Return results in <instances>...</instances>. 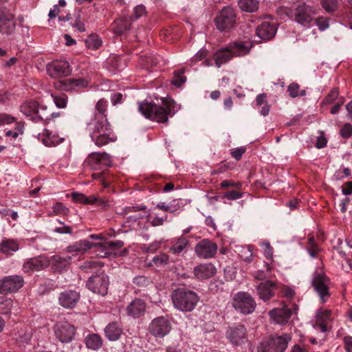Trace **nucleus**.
Instances as JSON below:
<instances>
[{
    "label": "nucleus",
    "instance_id": "f257e3e1",
    "mask_svg": "<svg viewBox=\"0 0 352 352\" xmlns=\"http://www.w3.org/2000/svg\"><path fill=\"white\" fill-rule=\"evenodd\" d=\"M161 100V105L148 102L147 100L139 102L138 103V111L146 119L165 123L168 122V116L173 113L176 102L172 99L165 98H162Z\"/></svg>",
    "mask_w": 352,
    "mask_h": 352
},
{
    "label": "nucleus",
    "instance_id": "f03ea898",
    "mask_svg": "<svg viewBox=\"0 0 352 352\" xmlns=\"http://www.w3.org/2000/svg\"><path fill=\"white\" fill-rule=\"evenodd\" d=\"M88 129L91 140L98 147H102L116 140L107 118L98 117L93 119L88 124Z\"/></svg>",
    "mask_w": 352,
    "mask_h": 352
},
{
    "label": "nucleus",
    "instance_id": "7ed1b4c3",
    "mask_svg": "<svg viewBox=\"0 0 352 352\" xmlns=\"http://www.w3.org/2000/svg\"><path fill=\"white\" fill-rule=\"evenodd\" d=\"M253 44L248 41L231 43L227 47L217 50L214 54L215 65L220 67L223 64L230 60L234 56H245L250 53Z\"/></svg>",
    "mask_w": 352,
    "mask_h": 352
},
{
    "label": "nucleus",
    "instance_id": "20e7f679",
    "mask_svg": "<svg viewBox=\"0 0 352 352\" xmlns=\"http://www.w3.org/2000/svg\"><path fill=\"white\" fill-rule=\"evenodd\" d=\"M171 300L175 308L183 312L192 311L197 305L199 297L193 290L182 286L172 292Z\"/></svg>",
    "mask_w": 352,
    "mask_h": 352
},
{
    "label": "nucleus",
    "instance_id": "39448f33",
    "mask_svg": "<svg viewBox=\"0 0 352 352\" xmlns=\"http://www.w3.org/2000/svg\"><path fill=\"white\" fill-rule=\"evenodd\" d=\"M106 241L104 243H91L88 240H80L65 248V251L72 253L73 256L78 254H85L87 250L95 248V253L98 257H108L111 252L107 247Z\"/></svg>",
    "mask_w": 352,
    "mask_h": 352
},
{
    "label": "nucleus",
    "instance_id": "423d86ee",
    "mask_svg": "<svg viewBox=\"0 0 352 352\" xmlns=\"http://www.w3.org/2000/svg\"><path fill=\"white\" fill-rule=\"evenodd\" d=\"M291 336L288 334L270 336L263 339L257 347L258 352H284Z\"/></svg>",
    "mask_w": 352,
    "mask_h": 352
},
{
    "label": "nucleus",
    "instance_id": "0eeeda50",
    "mask_svg": "<svg viewBox=\"0 0 352 352\" xmlns=\"http://www.w3.org/2000/svg\"><path fill=\"white\" fill-rule=\"evenodd\" d=\"M231 304L236 311L245 315L252 314L256 306L254 298L245 292H239L235 294Z\"/></svg>",
    "mask_w": 352,
    "mask_h": 352
},
{
    "label": "nucleus",
    "instance_id": "6e6552de",
    "mask_svg": "<svg viewBox=\"0 0 352 352\" xmlns=\"http://www.w3.org/2000/svg\"><path fill=\"white\" fill-rule=\"evenodd\" d=\"M329 278L324 273L316 272L313 274L311 285L318 294L322 303H324L331 296Z\"/></svg>",
    "mask_w": 352,
    "mask_h": 352
},
{
    "label": "nucleus",
    "instance_id": "1a4fd4ad",
    "mask_svg": "<svg viewBox=\"0 0 352 352\" xmlns=\"http://www.w3.org/2000/svg\"><path fill=\"white\" fill-rule=\"evenodd\" d=\"M236 21L235 10L230 6L224 7L215 18V24L221 32H230L234 28Z\"/></svg>",
    "mask_w": 352,
    "mask_h": 352
},
{
    "label": "nucleus",
    "instance_id": "9d476101",
    "mask_svg": "<svg viewBox=\"0 0 352 352\" xmlns=\"http://www.w3.org/2000/svg\"><path fill=\"white\" fill-rule=\"evenodd\" d=\"M172 329L170 321L165 316H159L151 320L148 325L150 333L155 338H162Z\"/></svg>",
    "mask_w": 352,
    "mask_h": 352
},
{
    "label": "nucleus",
    "instance_id": "9b49d317",
    "mask_svg": "<svg viewBox=\"0 0 352 352\" xmlns=\"http://www.w3.org/2000/svg\"><path fill=\"white\" fill-rule=\"evenodd\" d=\"M109 284L108 276L101 273L91 276L88 279L86 285L92 292L104 296L107 294Z\"/></svg>",
    "mask_w": 352,
    "mask_h": 352
},
{
    "label": "nucleus",
    "instance_id": "f8f14e48",
    "mask_svg": "<svg viewBox=\"0 0 352 352\" xmlns=\"http://www.w3.org/2000/svg\"><path fill=\"white\" fill-rule=\"evenodd\" d=\"M76 329L74 325L68 322H58L54 326L56 338L62 343H69L75 337Z\"/></svg>",
    "mask_w": 352,
    "mask_h": 352
},
{
    "label": "nucleus",
    "instance_id": "ddd939ff",
    "mask_svg": "<svg viewBox=\"0 0 352 352\" xmlns=\"http://www.w3.org/2000/svg\"><path fill=\"white\" fill-rule=\"evenodd\" d=\"M85 163L91 169L98 170L103 167L111 166L112 160L110 155L105 152H93L87 156Z\"/></svg>",
    "mask_w": 352,
    "mask_h": 352
},
{
    "label": "nucleus",
    "instance_id": "4468645a",
    "mask_svg": "<svg viewBox=\"0 0 352 352\" xmlns=\"http://www.w3.org/2000/svg\"><path fill=\"white\" fill-rule=\"evenodd\" d=\"M226 338L235 346H241L248 341L247 329L244 324H237L229 327Z\"/></svg>",
    "mask_w": 352,
    "mask_h": 352
},
{
    "label": "nucleus",
    "instance_id": "2eb2a0df",
    "mask_svg": "<svg viewBox=\"0 0 352 352\" xmlns=\"http://www.w3.org/2000/svg\"><path fill=\"white\" fill-rule=\"evenodd\" d=\"M24 284L21 276H8L0 280V294H8L17 292Z\"/></svg>",
    "mask_w": 352,
    "mask_h": 352
},
{
    "label": "nucleus",
    "instance_id": "dca6fc26",
    "mask_svg": "<svg viewBox=\"0 0 352 352\" xmlns=\"http://www.w3.org/2000/svg\"><path fill=\"white\" fill-rule=\"evenodd\" d=\"M47 72L51 77L56 78L69 75L72 69L67 61L56 60L47 65Z\"/></svg>",
    "mask_w": 352,
    "mask_h": 352
},
{
    "label": "nucleus",
    "instance_id": "f3484780",
    "mask_svg": "<svg viewBox=\"0 0 352 352\" xmlns=\"http://www.w3.org/2000/svg\"><path fill=\"white\" fill-rule=\"evenodd\" d=\"M89 80L84 78H68L57 81L54 83V87L63 91L79 90L87 87Z\"/></svg>",
    "mask_w": 352,
    "mask_h": 352
},
{
    "label": "nucleus",
    "instance_id": "a211bd4d",
    "mask_svg": "<svg viewBox=\"0 0 352 352\" xmlns=\"http://www.w3.org/2000/svg\"><path fill=\"white\" fill-rule=\"evenodd\" d=\"M218 250L217 245L209 240L203 239L197 243L195 250L197 256L203 258H210L214 256Z\"/></svg>",
    "mask_w": 352,
    "mask_h": 352
},
{
    "label": "nucleus",
    "instance_id": "6ab92c4d",
    "mask_svg": "<svg viewBox=\"0 0 352 352\" xmlns=\"http://www.w3.org/2000/svg\"><path fill=\"white\" fill-rule=\"evenodd\" d=\"M314 14L311 7L302 3L296 6L292 16H294L295 20L302 24V25H309L312 21V14Z\"/></svg>",
    "mask_w": 352,
    "mask_h": 352
},
{
    "label": "nucleus",
    "instance_id": "aec40b11",
    "mask_svg": "<svg viewBox=\"0 0 352 352\" xmlns=\"http://www.w3.org/2000/svg\"><path fill=\"white\" fill-rule=\"evenodd\" d=\"M49 259L45 256H38L27 260L23 265V270L26 273L40 271L50 265Z\"/></svg>",
    "mask_w": 352,
    "mask_h": 352
},
{
    "label": "nucleus",
    "instance_id": "412c9836",
    "mask_svg": "<svg viewBox=\"0 0 352 352\" xmlns=\"http://www.w3.org/2000/svg\"><path fill=\"white\" fill-rule=\"evenodd\" d=\"M80 298V293L76 290H65L58 296V302L66 309H73L76 307Z\"/></svg>",
    "mask_w": 352,
    "mask_h": 352
},
{
    "label": "nucleus",
    "instance_id": "4be33fe9",
    "mask_svg": "<svg viewBox=\"0 0 352 352\" xmlns=\"http://www.w3.org/2000/svg\"><path fill=\"white\" fill-rule=\"evenodd\" d=\"M14 30V16L5 8H0V33L10 35Z\"/></svg>",
    "mask_w": 352,
    "mask_h": 352
},
{
    "label": "nucleus",
    "instance_id": "5701e85b",
    "mask_svg": "<svg viewBox=\"0 0 352 352\" xmlns=\"http://www.w3.org/2000/svg\"><path fill=\"white\" fill-rule=\"evenodd\" d=\"M277 31V26L274 22L263 21L256 29V35L263 40L272 38Z\"/></svg>",
    "mask_w": 352,
    "mask_h": 352
},
{
    "label": "nucleus",
    "instance_id": "b1692460",
    "mask_svg": "<svg viewBox=\"0 0 352 352\" xmlns=\"http://www.w3.org/2000/svg\"><path fill=\"white\" fill-rule=\"evenodd\" d=\"M146 309L145 301L140 298H135L132 300L126 307V311L128 316L134 318L143 316Z\"/></svg>",
    "mask_w": 352,
    "mask_h": 352
},
{
    "label": "nucleus",
    "instance_id": "393cba45",
    "mask_svg": "<svg viewBox=\"0 0 352 352\" xmlns=\"http://www.w3.org/2000/svg\"><path fill=\"white\" fill-rule=\"evenodd\" d=\"M72 258V256H61L56 254L49 259L50 262V265H51L54 272L62 273L68 270V267L71 265Z\"/></svg>",
    "mask_w": 352,
    "mask_h": 352
},
{
    "label": "nucleus",
    "instance_id": "a878e982",
    "mask_svg": "<svg viewBox=\"0 0 352 352\" xmlns=\"http://www.w3.org/2000/svg\"><path fill=\"white\" fill-rule=\"evenodd\" d=\"M276 289V285L272 280L261 282L256 287L257 294L259 298L264 301L270 300L274 295Z\"/></svg>",
    "mask_w": 352,
    "mask_h": 352
},
{
    "label": "nucleus",
    "instance_id": "bb28decb",
    "mask_svg": "<svg viewBox=\"0 0 352 352\" xmlns=\"http://www.w3.org/2000/svg\"><path fill=\"white\" fill-rule=\"evenodd\" d=\"M292 314V310L286 305L282 308H275L269 312L270 318L278 324L287 323Z\"/></svg>",
    "mask_w": 352,
    "mask_h": 352
},
{
    "label": "nucleus",
    "instance_id": "cd10ccee",
    "mask_svg": "<svg viewBox=\"0 0 352 352\" xmlns=\"http://www.w3.org/2000/svg\"><path fill=\"white\" fill-rule=\"evenodd\" d=\"M193 272L197 279L203 280L212 277L216 272V268L212 263L200 264L194 268Z\"/></svg>",
    "mask_w": 352,
    "mask_h": 352
},
{
    "label": "nucleus",
    "instance_id": "c85d7f7f",
    "mask_svg": "<svg viewBox=\"0 0 352 352\" xmlns=\"http://www.w3.org/2000/svg\"><path fill=\"white\" fill-rule=\"evenodd\" d=\"M72 198L74 201L84 204H93L98 206H104V201L95 195L86 196L80 192H73Z\"/></svg>",
    "mask_w": 352,
    "mask_h": 352
},
{
    "label": "nucleus",
    "instance_id": "c756f323",
    "mask_svg": "<svg viewBox=\"0 0 352 352\" xmlns=\"http://www.w3.org/2000/svg\"><path fill=\"white\" fill-rule=\"evenodd\" d=\"M132 22L133 21L131 19L129 18V16H121L120 18L114 21L113 27V32L117 35H122L130 30Z\"/></svg>",
    "mask_w": 352,
    "mask_h": 352
},
{
    "label": "nucleus",
    "instance_id": "7c9ffc66",
    "mask_svg": "<svg viewBox=\"0 0 352 352\" xmlns=\"http://www.w3.org/2000/svg\"><path fill=\"white\" fill-rule=\"evenodd\" d=\"M122 333V328L117 322L109 323L104 329L105 336L111 341L118 340Z\"/></svg>",
    "mask_w": 352,
    "mask_h": 352
},
{
    "label": "nucleus",
    "instance_id": "2f4dec72",
    "mask_svg": "<svg viewBox=\"0 0 352 352\" xmlns=\"http://www.w3.org/2000/svg\"><path fill=\"white\" fill-rule=\"evenodd\" d=\"M38 103L36 101H27L21 105V112L26 117H30L33 121V117L37 114L38 110Z\"/></svg>",
    "mask_w": 352,
    "mask_h": 352
},
{
    "label": "nucleus",
    "instance_id": "473e14b6",
    "mask_svg": "<svg viewBox=\"0 0 352 352\" xmlns=\"http://www.w3.org/2000/svg\"><path fill=\"white\" fill-rule=\"evenodd\" d=\"M85 344L88 349L97 351L102 347L103 342L98 334L92 333L85 336Z\"/></svg>",
    "mask_w": 352,
    "mask_h": 352
},
{
    "label": "nucleus",
    "instance_id": "72a5a7b5",
    "mask_svg": "<svg viewBox=\"0 0 352 352\" xmlns=\"http://www.w3.org/2000/svg\"><path fill=\"white\" fill-rule=\"evenodd\" d=\"M331 312L329 310H320L316 318V324L322 332L327 331V322L331 319Z\"/></svg>",
    "mask_w": 352,
    "mask_h": 352
},
{
    "label": "nucleus",
    "instance_id": "f704fd0d",
    "mask_svg": "<svg viewBox=\"0 0 352 352\" xmlns=\"http://www.w3.org/2000/svg\"><path fill=\"white\" fill-rule=\"evenodd\" d=\"M172 245L169 249V252L179 255L182 253L188 245V241L186 238L181 236L177 239H174L171 241Z\"/></svg>",
    "mask_w": 352,
    "mask_h": 352
},
{
    "label": "nucleus",
    "instance_id": "c9c22d12",
    "mask_svg": "<svg viewBox=\"0 0 352 352\" xmlns=\"http://www.w3.org/2000/svg\"><path fill=\"white\" fill-rule=\"evenodd\" d=\"M238 6L243 12H254L258 9L259 2L257 0H239Z\"/></svg>",
    "mask_w": 352,
    "mask_h": 352
},
{
    "label": "nucleus",
    "instance_id": "e433bc0d",
    "mask_svg": "<svg viewBox=\"0 0 352 352\" xmlns=\"http://www.w3.org/2000/svg\"><path fill=\"white\" fill-rule=\"evenodd\" d=\"M103 266L102 263L99 261L89 259L85 261L80 265V268L85 272H92L94 270L101 268Z\"/></svg>",
    "mask_w": 352,
    "mask_h": 352
},
{
    "label": "nucleus",
    "instance_id": "4c0bfd02",
    "mask_svg": "<svg viewBox=\"0 0 352 352\" xmlns=\"http://www.w3.org/2000/svg\"><path fill=\"white\" fill-rule=\"evenodd\" d=\"M39 139L46 146H53L58 144L57 138L52 132L47 129H45L42 135H40Z\"/></svg>",
    "mask_w": 352,
    "mask_h": 352
},
{
    "label": "nucleus",
    "instance_id": "58836bf2",
    "mask_svg": "<svg viewBox=\"0 0 352 352\" xmlns=\"http://www.w3.org/2000/svg\"><path fill=\"white\" fill-rule=\"evenodd\" d=\"M102 41L98 34H91L85 40L86 46L94 50H98L102 45Z\"/></svg>",
    "mask_w": 352,
    "mask_h": 352
},
{
    "label": "nucleus",
    "instance_id": "ea45409f",
    "mask_svg": "<svg viewBox=\"0 0 352 352\" xmlns=\"http://www.w3.org/2000/svg\"><path fill=\"white\" fill-rule=\"evenodd\" d=\"M50 112L47 111V108L44 106H38L37 114L33 117V122H39L43 121H48L50 120Z\"/></svg>",
    "mask_w": 352,
    "mask_h": 352
},
{
    "label": "nucleus",
    "instance_id": "a19ab883",
    "mask_svg": "<svg viewBox=\"0 0 352 352\" xmlns=\"http://www.w3.org/2000/svg\"><path fill=\"white\" fill-rule=\"evenodd\" d=\"M108 106V102L104 98L100 99L96 105V109L97 113H95V116L94 119H96L98 117L103 116L104 118H107V108Z\"/></svg>",
    "mask_w": 352,
    "mask_h": 352
},
{
    "label": "nucleus",
    "instance_id": "79ce46f5",
    "mask_svg": "<svg viewBox=\"0 0 352 352\" xmlns=\"http://www.w3.org/2000/svg\"><path fill=\"white\" fill-rule=\"evenodd\" d=\"M19 250L18 243L14 240H6L1 243V251L8 254L10 251L16 252Z\"/></svg>",
    "mask_w": 352,
    "mask_h": 352
},
{
    "label": "nucleus",
    "instance_id": "37998d69",
    "mask_svg": "<svg viewBox=\"0 0 352 352\" xmlns=\"http://www.w3.org/2000/svg\"><path fill=\"white\" fill-rule=\"evenodd\" d=\"M321 6L328 13H333L338 8V0H320Z\"/></svg>",
    "mask_w": 352,
    "mask_h": 352
},
{
    "label": "nucleus",
    "instance_id": "c03bdc74",
    "mask_svg": "<svg viewBox=\"0 0 352 352\" xmlns=\"http://www.w3.org/2000/svg\"><path fill=\"white\" fill-rule=\"evenodd\" d=\"M307 250L310 256L312 258H316L319 251L320 250L313 236L309 237L308 239V245L307 247Z\"/></svg>",
    "mask_w": 352,
    "mask_h": 352
},
{
    "label": "nucleus",
    "instance_id": "a18cd8bd",
    "mask_svg": "<svg viewBox=\"0 0 352 352\" xmlns=\"http://www.w3.org/2000/svg\"><path fill=\"white\" fill-rule=\"evenodd\" d=\"M299 85L298 83L293 82L288 86L287 91L289 92V96L292 98L305 96L306 91L302 89L299 91Z\"/></svg>",
    "mask_w": 352,
    "mask_h": 352
},
{
    "label": "nucleus",
    "instance_id": "49530a36",
    "mask_svg": "<svg viewBox=\"0 0 352 352\" xmlns=\"http://www.w3.org/2000/svg\"><path fill=\"white\" fill-rule=\"evenodd\" d=\"M104 171H106V173L104 174V177L102 179V186L104 188H108L111 184L117 182L118 177L111 173L109 170L106 169Z\"/></svg>",
    "mask_w": 352,
    "mask_h": 352
},
{
    "label": "nucleus",
    "instance_id": "de8ad7c7",
    "mask_svg": "<svg viewBox=\"0 0 352 352\" xmlns=\"http://www.w3.org/2000/svg\"><path fill=\"white\" fill-rule=\"evenodd\" d=\"M12 300L10 298H0V313L8 314L11 310Z\"/></svg>",
    "mask_w": 352,
    "mask_h": 352
},
{
    "label": "nucleus",
    "instance_id": "09e8293b",
    "mask_svg": "<svg viewBox=\"0 0 352 352\" xmlns=\"http://www.w3.org/2000/svg\"><path fill=\"white\" fill-rule=\"evenodd\" d=\"M184 71L183 69L174 72V77L172 80V83L177 86L180 87L186 80V76H183Z\"/></svg>",
    "mask_w": 352,
    "mask_h": 352
},
{
    "label": "nucleus",
    "instance_id": "8fccbe9b",
    "mask_svg": "<svg viewBox=\"0 0 352 352\" xmlns=\"http://www.w3.org/2000/svg\"><path fill=\"white\" fill-rule=\"evenodd\" d=\"M54 102L56 106L58 108H65L67 106V96L64 94H60L59 95L52 94Z\"/></svg>",
    "mask_w": 352,
    "mask_h": 352
},
{
    "label": "nucleus",
    "instance_id": "3c124183",
    "mask_svg": "<svg viewBox=\"0 0 352 352\" xmlns=\"http://www.w3.org/2000/svg\"><path fill=\"white\" fill-rule=\"evenodd\" d=\"M146 14V8L144 5L140 4L134 8L133 14L129 16L132 21H135Z\"/></svg>",
    "mask_w": 352,
    "mask_h": 352
},
{
    "label": "nucleus",
    "instance_id": "603ef678",
    "mask_svg": "<svg viewBox=\"0 0 352 352\" xmlns=\"http://www.w3.org/2000/svg\"><path fill=\"white\" fill-rule=\"evenodd\" d=\"M169 256L166 254L161 253L155 256L152 261L156 266H162L168 264Z\"/></svg>",
    "mask_w": 352,
    "mask_h": 352
},
{
    "label": "nucleus",
    "instance_id": "864d4df0",
    "mask_svg": "<svg viewBox=\"0 0 352 352\" xmlns=\"http://www.w3.org/2000/svg\"><path fill=\"white\" fill-rule=\"evenodd\" d=\"M133 283L139 287H146L150 284V280L145 276H137L133 279Z\"/></svg>",
    "mask_w": 352,
    "mask_h": 352
},
{
    "label": "nucleus",
    "instance_id": "5fc2aeb1",
    "mask_svg": "<svg viewBox=\"0 0 352 352\" xmlns=\"http://www.w3.org/2000/svg\"><path fill=\"white\" fill-rule=\"evenodd\" d=\"M316 23L321 31H324L329 27V18L319 16L316 20Z\"/></svg>",
    "mask_w": 352,
    "mask_h": 352
},
{
    "label": "nucleus",
    "instance_id": "6e6d98bb",
    "mask_svg": "<svg viewBox=\"0 0 352 352\" xmlns=\"http://www.w3.org/2000/svg\"><path fill=\"white\" fill-rule=\"evenodd\" d=\"M340 134L344 139L349 138L352 135V125L345 123L340 129Z\"/></svg>",
    "mask_w": 352,
    "mask_h": 352
},
{
    "label": "nucleus",
    "instance_id": "4d7b16f0",
    "mask_svg": "<svg viewBox=\"0 0 352 352\" xmlns=\"http://www.w3.org/2000/svg\"><path fill=\"white\" fill-rule=\"evenodd\" d=\"M221 188H228L230 187H233L236 188V190H241L242 188V183L240 182H232L230 180H223L221 183Z\"/></svg>",
    "mask_w": 352,
    "mask_h": 352
},
{
    "label": "nucleus",
    "instance_id": "13d9d810",
    "mask_svg": "<svg viewBox=\"0 0 352 352\" xmlns=\"http://www.w3.org/2000/svg\"><path fill=\"white\" fill-rule=\"evenodd\" d=\"M339 91L338 88H333L330 93L324 98L323 103L331 104L338 97Z\"/></svg>",
    "mask_w": 352,
    "mask_h": 352
},
{
    "label": "nucleus",
    "instance_id": "bf43d9fd",
    "mask_svg": "<svg viewBox=\"0 0 352 352\" xmlns=\"http://www.w3.org/2000/svg\"><path fill=\"white\" fill-rule=\"evenodd\" d=\"M60 226L56 227L54 231L59 234H70L73 233V228L71 226L65 225L63 222H60Z\"/></svg>",
    "mask_w": 352,
    "mask_h": 352
},
{
    "label": "nucleus",
    "instance_id": "052dcab7",
    "mask_svg": "<svg viewBox=\"0 0 352 352\" xmlns=\"http://www.w3.org/2000/svg\"><path fill=\"white\" fill-rule=\"evenodd\" d=\"M32 330L28 329L19 337V342L23 344H30L32 338Z\"/></svg>",
    "mask_w": 352,
    "mask_h": 352
},
{
    "label": "nucleus",
    "instance_id": "680f3d73",
    "mask_svg": "<svg viewBox=\"0 0 352 352\" xmlns=\"http://www.w3.org/2000/svg\"><path fill=\"white\" fill-rule=\"evenodd\" d=\"M242 196L243 193L236 190H228V192H225L223 195L224 197L229 200L238 199L239 198H241Z\"/></svg>",
    "mask_w": 352,
    "mask_h": 352
},
{
    "label": "nucleus",
    "instance_id": "e2e57ef3",
    "mask_svg": "<svg viewBox=\"0 0 352 352\" xmlns=\"http://www.w3.org/2000/svg\"><path fill=\"white\" fill-rule=\"evenodd\" d=\"M53 211L56 214H65L69 212V210L63 203L57 202L53 206Z\"/></svg>",
    "mask_w": 352,
    "mask_h": 352
},
{
    "label": "nucleus",
    "instance_id": "0e129e2a",
    "mask_svg": "<svg viewBox=\"0 0 352 352\" xmlns=\"http://www.w3.org/2000/svg\"><path fill=\"white\" fill-rule=\"evenodd\" d=\"M16 122V118L9 114L0 113V126Z\"/></svg>",
    "mask_w": 352,
    "mask_h": 352
},
{
    "label": "nucleus",
    "instance_id": "69168bd1",
    "mask_svg": "<svg viewBox=\"0 0 352 352\" xmlns=\"http://www.w3.org/2000/svg\"><path fill=\"white\" fill-rule=\"evenodd\" d=\"M80 12H81V10H79L78 11V13L76 15L75 23H74L73 25L74 27H76L78 30L79 32H85L86 30V29H85V26L83 21L81 20Z\"/></svg>",
    "mask_w": 352,
    "mask_h": 352
},
{
    "label": "nucleus",
    "instance_id": "338daca9",
    "mask_svg": "<svg viewBox=\"0 0 352 352\" xmlns=\"http://www.w3.org/2000/svg\"><path fill=\"white\" fill-rule=\"evenodd\" d=\"M107 248L111 250H117L120 249L124 245V242L122 241H106Z\"/></svg>",
    "mask_w": 352,
    "mask_h": 352
},
{
    "label": "nucleus",
    "instance_id": "774afa93",
    "mask_svg": "<svg viewBox=\"0 0 352 352\" xmlns=\"http://www.w3.org/2000/svg\"><path fill=\"white\" fill-rule=\"evenodd\" d=\"M342 192L344 195L352 194V182H346L342 186Z\"/></svg>",
    "mask_w": 352,
    "mask_h": 352
}]
</instances>
